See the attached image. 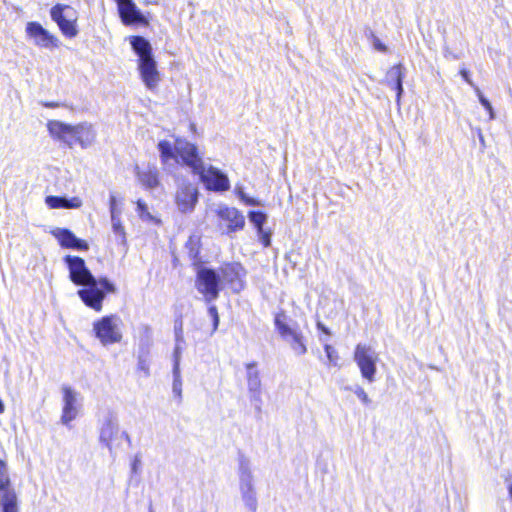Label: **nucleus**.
Listing matches in <instances>:
<instances>
[{
	"label": "nucleus",
	"instance_id": "f257e3e1",
	"mask_svg": "<svg viewBox=\"0 0 512 512\" xmlns=\"http://www.w3.org/2000/svg\"><path fill=\"white\" fill-rule=\"evenodd\" d=\"M64 263L69 270L70 281L82 287L77 291L79 298L87 307L100 312L107 294L116 293V286L107 277L96 278L79 256L67 255Z\"/></svg>",
	"mask_w": 512,
	"mask_h": 512
},
{
	"label": "nucleus",
	"instance_id": "f03ea898",
	"mask_svg": "<svg viewBox=\"0 0 512 512\" xmlns=\"http://www.w3.org/2000/svg\"><path fill=\"white\" fill-rule=\"evenodd\" d=\"M176 149L183 163L190 167L194 174L199 175L208 190L226 191L230 188L229 179L223 172L213 166L205 168L196 145L187 140H179Z\"/></svg>",
	"mask_w": 512,
	"mask_h": 512
},
{
	"label": "nucleus",
	"instance_id": "7ed1b4c3",
	"mask_svg": "<svg viewBox=\"0 0 512 512\" xmlns=\"http://www.w3.org/2000/svg\"><path fill=\"white\" fill-rule=\"evenodd\" d=\"M130 44L138 56V70L142 81L149 90H154L160 81V73L150 42L143 36H132Z\"/></svg>",
	"mask_w": 512,
	"mask_h": 512
},
{
	"label": "nucleus",
	"instance_id": "20e7f679",
	"mask_svg": "<svg viewBox=\"0 0 512 512\" xmlns=\"http://www.w3.org/2000/svg\"><path fill=\"white\" fill-rule=\"evenodd\" d=\"M287 320L288 316L286 312L281 309L274 315L275 328L281 338L290 345V348L296 355H304L307 352L304 336L298 329L297 323H294V326H290Z\"/></svg>",
	"mask_w": 512,
	"mask_h": 512
},
{
	"label": "nucleus",
	"instance_id": "39448f33",
	"mask_svg": "<svg viewBox=\"0 0 512 512\" xmlns=\"http://www.w3.org/2000/svg\"><path fill=\"white\" fill-rule=\"evenodd\" d=\"M50 16L65 37L74 38L78 35V13L73 7L56 4L50 9Z\"/></svg>",
	"mask_w": 512,
	"mask_h": 512
},
{
	"label": "nucleus",
	"instance_id": "423d86ee",
	"mask_svg": "<svg viewBox=\"0 0 512 512\" xmlns=\"http://www.w3.org/2000/svg\"><path fill=\"white\" fill-rule=\"evenodd\" d=\"M353 359L361 376L369 383H373L377 373L378 353L370 345L359 343L355 347Z\"/></svg>",
	"mask_w": 512,
	"mask_h": 512
},
{
	"label": "nucleus",
	"instance_id": "0eeeda50",
	"mask_svg": "<svg viewBox=\"0 0 512 512\" xmlns=\"http://www.w3.org/2000/svg\"><path fill=\"white\" fill-rule=\"evenodd\" d=\"M195 286L205 301L210 303L219 297L221 276L214 269L202 267L197 272Z\"/></svg>",
	"mask_w": 512,
	"mask_h": 512
},
{
	"label": "nucleus",
	"instance_id": "6e6552de",
	"mask_svg": "<svg viewBox=\"0 0 512 512\" xmlns=\"http://www.w3.org/2000/svg\"><path fill=\"white\" fill-rule=\"evenodd\" d=\"M153 346V333L152 329L148 325H144L141 328V334L139 337L138 349H137V366L136 371L141 374L142 377L148 378L151 375L150 366L152 363V350Z\"/></svg>",
	"mask_w": 512,
	"mask_h": 512
},
{
	"label": "nucleus",
	"instance_id": "1a4fd4ad",
	"mask_svg": "<svg viewBox=\"0 0 512 512\" xmlns=\"http://www.w3.org/2000/svg\"><path fill=\"white\" fill-rule=\"evenodd\" d=\"M120 319L115 315L104 316L94 323L96 337L103 345L120 342L122 334L119 329Z\"/></svg>",
	"mask_w": 512,
	"mask_h": 512
},
{
	"label": "nucleus",
	"instance_id": "9d476101",
	"mask_svg": "<svg viewBox=\"0 0 512 512\" xmlns=\"http://www.w3.org/2000/svg\"><path fill=\"white\" fill-rule=\"evenodd\" d=\"M26 37L39 48L54 49L61 44L60 40L45 29L39 22H27L25 27Z\"/></svg>",
	"mask_w": 512,
	"mask_h": 512
},
{
	"label": "nucleus",
	"instance_id": "9b49d317",
	"mask_svg": "<svg viewBox=\"0 0 512 512\" xmlns=\"http://www.w3.org/2000/svg\"><path fill=\"white\" fill-rule=\"evenodd\" d=\"M198 196L199 191L196 185L187 180H181L177 185L175 194L178 210L184 214L193 212L198 202Z\"/></svg>",
	"mask_w": 512,
	"mask_h": 512
},
{
	"label": "nucleus",
	"instance_id": "f8f14e48",
	"mask_svg": "<svg viewBox=\"0 0 512 512\" xmlns=\"http://www.w3.org/2000/svg\"><path fill=\"white\" fill-rule=\"evenodd\" d=\"M0 504L2 512H18L17 496L10 487V478L4 461L0 460Z\"/></svg>",
	"mask_w": 512,
	"mask_h": 512
},
{
	"label": "nucleus",
	"instance_id": "ddd939ff",
	"mask_svg": "<svg viewBox=\"0 0 512 512\" xmlns=\"http://www.w3.org/2000/svg\"><path fill=\"white\" fill-rule=\"evenodd\" d=\"M220 270L223 280L230 284L234 292L238 293L244 288L246 271L240 263L233 262L225 264Z\"/></svg>",
	"mask_w": 512,
	"mask_h": 512
},
{
	"label": "nucleus",
	"instance_id": "4468645a",
	"mask_svg": "<svg viewBox=\"0 0 512 512\" xmlns=\"http://www.w3.org/2000/svg\"><path fill=\"white\" fill-rule=\"evenodd\" d=\"M216 212L217 216L227 223V234L240 231L244 228L245 217L237 208L222 205L218 207Z\"/></svg>",
	"mask_w": 512,
	"mask_h": 512
},
{
	"label": "nucleus",
	"instance_id": "2eb2a0df",
	"mask_svg": "<svg viewBox=\"0 0 512 512\" xmlns=\"http://www.w3.org/2000/svg\"><path fill=\"white\" fill-rule=\"evenodd\" d=\"M122 6L118 8L119 16L124 25H142L149 24L148 18L141 12L133 0H127L126 3H121Z\"/></svg>",
	"mask_w": 512,
	"mask_h": 512
},
{
	"label": "nucleus",
	"instance_id": "dca6fc26",
	"mask_svg": "<svg viewBox=\"0 0 512 512\" xmlns=\"http://www.w3.org/2000/svg\"><path fill=\"white\" fill-rule=\"evenodd\" d=\"M63 392V408L61 415V423L68 425L78 414L77 397L78 393L69 386L62 387Z\"/></svg>",
	"mask_w": 512,
	"mask_h": 512
},
{
	"label": "nucleus",
	"instance_id": "f3484780",
	"mask_svg": "<svg viewBox=\"0 0 512 512\" xmlns=\"http://www.w3.org/2000/svg\"><path fill=\"white\" fill-rule=\"evenodd\" d=\"M119 433L117 417L109 412L100 427L99 441L112 452V441Z\"/></svg>",
	"mask_w": 512,
	"mask_h": 512
},
{
	"label": "nucleus",
	"instance_id": "a211bd4d",
	"mask_svg": "<svg viewBox=\"0 0 512 512\" xmlns=\"http://www.w3.org/2000/svg\"><path fill=\"white\" fill-rule=\"evenodd\" d=\"M405 67L402 64H397L391 67L385 77L386 84L396 91V102L400 106V101L404 93L403 79L405 77Z\"/></svg>",
	"mask_w": 512,
	"mask_h": 512
},
{
	"label": "nucleus",
	"instance_id": "6ab92c4d",
	"mask_svg": "<svg viewBox=\"0 0 512 512\" xmlns=\"http://www.w3.org/2000/svg\"><path fill=\"white\" fill-rule=\"evenodd\" d=\"M179 140L180 139H176L174 146L168 140L159 141L157 147H158V150L160 153V159H161V162L163 165L175 166V165L179 164V158H181V156L176 149L177 142Z\"/></svg>",
	"mask_w": 512,
	"mask_h": 512
},
{
	"label": "nucleus",
	"instance_id": "aec40b11",
	"mask_svg": "<svg viewBox=\"0 0 512 512\" xmlns=\"http://www.w3.org/2000/svg\"><path fill=\"white\" fill-rule=\"evenodd\" d=\"M72 126L58 120H50L47 123V128L52 137L66 143L72 147L73 141L71 140Z\"/></svg>",
	"mask_w": 512,
	"mask_h": 512
},
{
	"label": "nucleus",
	"instance_id": "412c9836",
	"mask_svg": "<svg viewBox=\"0 0 512 512\" xmlns=\"http://www.w3.org/2000/svg\"><path fill=\"white\" fill-rule=\"evenodd\" d=\"M95 134L92 126L87 123H81L72 126L71 139L78 142L83 148L90 145L94 140Z\"/></svg>",
	"mask_w": 512,
	"mask_h": 512
},
{
	"label": "nucleus",
	"instance_id": "4be33fe9",
	"mask_svg": "<svg viewBox=\"0 0 512 512\" xmlns=\"http://www.w3.org/2000/svg\"><path fill=\"white\" fill-rule=\"evenodd\" d=\"M45 203L51 209H71L79 208L82 205V201L78 197L67 198L64 196L50 195L45 198Z\"/></svg>",
	"mask_w": 512,
	"mask_h": 512
},
{
	"label": "nucleus",
	"instance_id": "5701e85b",
	"mask_svg": "<svg viewBox=\"0 0 512 512\" xmlns=\"http://www.w3.org/2000/svg\"><path fill=\"white\" fill-rule=\"evenodd\" d=\"M136 175L140 183L147 189H154L159 185V172L155 166H148L145 171H140L136 166Z\"/></svg>",
	"mask_w": 512,
	"mask_h": 512
},
{
	"label": "nucleus",
	"instance_id": "b1692460",
	"mask_svg": "<svg viewBox=\"0 0 512 512\" xmlns=\"http://www.w3.org/2000/svg\"><path fill=\"white\" fill-rule=\"evenodd\" d=\"M240 490L253 488V474L250 461L244 455L239 456Z\"/></svg>",
	"mask_w": 512,
	"mask_h": 512
},
{
	"label": "nucleus",
	"instance_id": "393cba45",
	"mask_svg": "<svg viewBox=\"0 0 512 512\" xmlns=\"http://www.w3.org/2000/svg\"><path fill=\"white\" fill-rule=\"evenodd\" d=\"M248 391L262 390L260 372L257 369V362H250L245 365Z\"/></svg>",
	"mask_w": 512,
	"mask_h": 512
},
{
	"label": "nucleus",
	"instance_id": "a878e982",
	"mask_svg": "<svg viewBox=\"0 0 512 512\" xmlns=\"http://www.w3.org/2000/svg\"><path fill=\"white\" fill-rule=\"evenodd\" d=\"M53 235L58 240L61 247L69 249L75 238V234L66 228H57L53 231Z\"/></svg>",
	"mask_w": 512,
	"mask_h": 512
},
{
	"label": "nucleus",
	"instance_id": "bb28decb",
	"mask_svg": "<svg viewBox=\"0 0 512 512\" xmlns=\"http://www.w3.org/2000/svg\"><path fill=\"white\" fill-rule=\"evenodd\" d=\"M185 249L188 252V256L190 260H192L194 263H197L200 261L199 254H200V243L199 238L196 236L189 237L188 241L185 244Z\"/></svg>",
	"mask_w": 512,
	"mask_h": 512
},
{
	"label": "nucleus",
	"instance_id": "cd10ccee",
	"mask_svg": "<svg viewBox=\"0 0 512 512\" xmlns=\"http://www.w3.org/2000/svg\"><path fill=\"white\" fill-rule=\"evenodd\" d=\"M176 344L173 351V369L180 370V360H181V354H182V347L180 345L181 342L184 341L182 336V329L181 327L179 330L176 329Z\"/></svg>",
	"mask_w": 512,
	"mask_h": 512
},
{
	"label": "nucleus",
	"instance_id": "c85d7f7f",
	"mask_svg": "<svg viewBox=\"0 0 512 512\" xmlns=\"http://www.w3.org/2000/svg\"><path fill=\"white\" fill-rule=\"evenodd\" d=\"M240 491H241V495H242V498H243V501H244L246 507L251 512H256L257 498H256V493H255L254 487L250 488V489H242Z\"/></svg>",
	"mask_w": 512,
	"mask_h": 512
},
{
	"label": "nucleus",
	"instance_id": "c756f323",
	"mask_svg": "<svg viewBox=\"0 0 512 512\" xmlns=\"http://www.w3.org/2000/svg\"><path fill=\"white\" fill-rule=\"evenodd\" d=\"M248 218L257 230L264 228L267 222V214L262 211H250Z\"/></svg>",
	"mask_w": 512,
	"mask_h": 512
},
{
	"label": "nucleus",
	"instance_id": "7c9ffc66",
	"mask_svg": "<svg viewBox=\"0 0 512 512\" xmlns=\"http://www.w3.org/2000/svg\"><path fill=\"white\" fill-rule=\"evenodd\" d=\"M137 212L143 221H155L157 223L159 222V220H156L154 216L149 212L146 203L143 202L142 200L137 201Z\"/></svg>",
	"mask_w": 512,
	"mask_h": 512
},
{
	"label": "nucleus",
	"instance_id": "2f4dec72",
	"mask_svg": "<svg viewBox=\"0 0 512 512\" xmlns=\"http://www.w3.org/2000/svg\"><path fill=\"white\" fill-rule=\"evenodd\" d=\"M173 373V383H172V391L173 393L182 398V379H181V371L176 369H172Z\"/></svg>",
	"mask_w": 512,
	"mask_h": 512
},
{
	"label": "nucleus",
	"instance_id": "473e14b6",
	"mask_svg": "<svg viewBox=\"0 0 512 512\" xmlns=\"http://www.w3.org/2000/svg\"><path fill=\"white\" fill-rule=\"evenodd\" d=\"M324 351L326 353L328 363L330 366H338L339 355L337 350L330 344H324Z\"/></svg>",
	"mask_w": 512,
	"mask_h": 512
},
{
	"label": "nucleus",
	"instance_id": "72a5a7b5",
	"mask_svg": "<svg viewBox=\"0 0 512 512\" xmlns=\"http://www.w3.org/2000/svg\"><path fill=\"white\" fill-rule=\"evenodd\" d=\"M345 390L352 391L364 405L368 406L371 403V399L360 385H355L353 387L349 386L346 387Z\"/></svg>",
	"mask_w": 512,
	"mask_h": 512
},
{
	"label": "nucleus",
	"instance_id": "f704fd0d",
	"mask_svg": "<svg viewBox=\"0 0 512 512\" xmlns=\"http://www.w3.org/2000/svg\"><path fill=\"white\" fill-rule=\"evenodd\" d=\"M119 215L120 214L111 216L112 229H113V232L116 235H119L122 238V241L124 242L125 241V230L121 223Z\"/></svg>",
	"mask_w": 512,
	"mask_h": 512
},
{
	"label": "nucleus",
	"instance_id": "c9c22d12",
	"mask_svg": "<svg viewBox=\"0 0 512 512\" xmlns=\"http://www.w3.org/2000/svg\"><path fill=\"white\" fill-rule=\"evenodd\" d=\"M475 91L479 98V102L488 111L490 119H494L495 114H494V110H493V107H492L490 101L482 94V92L480 91V89L478 87H475Z\"/></svg>",
	"mask_w": 512,
	"mask_h": 512
},
{
	"label": "nucleus",
	"instance_id": "e433bc0d",
	"mask_svg": "<svg viewBox=\"0 0 512 512\" xmlns=\"http://www.w3.org/2000/svg\"><path fill=\"white\" fill-rule=\"evenodd\" d=\"M370 37H371V43L375 50L379 52H387L388 48L387 46L381 42V40L373 33V31H369Z\"/></svg>",
	"mask_w": 512,
	"mask_h": 512
},
{
	"label": "nucleus",
	"instance_id": "4c0bfd02",
	"mask_svg": "<svg viewBox=\"0 0 512 512\" xmlns=\"http://www.w3.org/2000/svg\"><path fill=\"white\" fill-rule=\"evenodd\" d=\"M208 314L212 318L213 332H214L218 329L219 321H220L217 307L215 305H210L208 308Z\"/></svg>",
	"mask_w": 512,
	"mask_h": 512
},
{
	"label": "nucleus",
	"instance_id": "58836bf2",
	"mask_svg": "<svg viewBox=\"0 0 512 512\" xmlns=\"http://www.w3.org/2000/svg\"><path fill=\"white\" fill-rule=\"evenodd\" d=\"M249 400L253 406L263 405L262 390L248 391Z\"/></svg>",
	"mask_w": 512,
	"mask_h": 512
},
{
	"label": "nucleus",
	"instance_id": "ea45409f",
	"mask_svg": "<svg viewBox=\"0 0 512 512\" xmlns=\"http://www.w3.org/2000/svg\"><path fill=\"white\" fill-rule=\"evenodd\" d=\"M70 249H74L77 251H87L89 249V245L85 240H82L75 235V238Z\"/></svg>",
	"mask_w": 512,
	"mask_h": 512
},
{
	"label": "nucleus",
	"instance_id": "a19ab883",
	"mask_svg": "<svg viewBox=\"0 0 512 512\" xmlns=\"http://www.w3.org/2000/svg\"><path fill=\"white\" fill-rule=\"evenodd\" d=\"M257 234H258L259 240L265 247L270 246L271 233L269 231H266L264 228H262L260 230H257Z\"/></svg>",
	"mask_w": 512,
	"mask_h": 512
},
{
	"label": "nucleus",
	"instance_id": "79ce46f5",
	"mask_svg": "<svg viewBox=\"0 0 512 512\" xmlns=\"http://www.w3.org/2000/svg\"><path fill=\"white\" fill-rule=\"evenodd\" d=\"M110 216L120 214L121 212L117 209L116 197L111 194L109 198Z\"/></svg>",
	"mask_w": 512,
	"mask_h": 512
},
{
	"label": "nucleus",
	"instance_id": "37998d69",
	"mask_svg": "<svg viewBox=\"0 0 512 512\" xmlns=\"http://www.w3.org/2000/svg\"><path fill=\"white\" fill-rule=\"evenodd\" d=\"M460 75L462 76V78L464 79V81H465L466 83H468L470 86H472V87H474V88L476 87V86L474 85L473 81L471 80V78H470V72H469L467 69H465V68L461 69V70H460Z\"/></svg>",
	"mask_w": 512,
	"mask_h": 512
},
{
	"label": "nucleus",
	"instance_id": "c03bdc74",
	"mask_svg": "<svg viewBox=\"0 0 512 512\" xmlns=\"http://www.w3.org/2000/svg\"><path fill=\"white\" fill-rule=\"evenodd\" d=\"M316 327L318 330L322 331L326 335H331V331L328 327H326L321 321H317Z\"/></svg>",
	"mask_w": 512,
	"mask_h": 512
},
{
	"label": "nucleus",
	"instance_id": "a18cd8bd",
	"mask_svg": "<svg viewBox=\"0 0 512 512\" xmlns=\"http://www.w3.org/2000/svg\"><path fill=\"white\" fill-rule=\"evenodd\" d=\"M244 203H245L246 205H249V206H260V205H261L260 201H258V200H257V199H255V198L249 197V196L246 198V200L244 201Z\"/></svg>",
	"mask_w": 512,
	"mask_h": 512
},
{
	"label": "nucleus",
	"instance_id": "49530a36",
	"mask_svg": "<svg viewBox=\"0 0 512 512\" xmlns=\"http://www.w3.org/2000/svg\"><path fill=\"white\" fill-rule=\"evenodd\" d=\"M262 406L263 405H256V406H253L254 407V410H255V417L257 420H261V415H262Z\"/></svg>",
	"mask_w": 512,
	"mask_h": 512
},
{
	"label": "nucleus",
	"instance_id": "de8ad7c7",
	"mask_svg": "<svg viewBox=\"0 0 512 512\" xmlns=\"http://www.w3.org/2000/svg\"><path fill=\"white\" fill-rule=\"evenodd\" d=\"M237 195L241 201H245L248 195L242 190V188L237 189Z\"/></svg>",
	"mask_w": 512,
	"mask_h": 512
},
{
	"label": "nucleus",
	"instance_id": "09e8293b",
	"mask_svg": "<svg viewBox=\"0 0 512 512\" xmlns=\"http://www.w3.org/2000/svg\"><path fill=\"white\" fill-rule=\"evenodd\" d=\"M43 106L48 107V108H56L59 106V104L56 102H44Z\"/></svg>",
	"mask_w": 512,
	"mask_h": 512
},
{
	"label": "nucleus",
	"instance_id": "8fccbe9b",
	"mask_svg": "<svg viewBox=\"0 0 512 512\" xmlns=\"http://www.w3.org/2000/svg\"><path fill=\"white\" fill-rule=\"evenodd\" d=\"M140 464V460L136 457L135 460L132 463V471L136 472L138 465Z\"/></svg>",
	"mask_w": 512,
	"mask_h": 512
},
{
	"label": "nucleus",
	"instance_id": "3c124183",
	"mask_svg": "<svg viewBox=\"0 0 512 512\" xmlns=\"http://www.w3.org/2000/svg\"><path fill=\"white\" fill-rule=\"evenodd\" d=\"M122 436L125 438V440H127L128 443H130V436L127 432H122Z\"/></svg>",
	"mask_w": 512,
	"mask_h": 512
},
{
	"label": "nucleus",
	"instance_id": "603ef678",
	"mask_svg": "<svg viewBox=\"0 0 512 512\" xmlns=\"http://www.w3.org/2000/svg\"><path fill=\"white\" fill-rule=\"evenodd\" d=\"M117 3L118 8L122 6L121 3H126L127 0H115Z\"/></svg>",
	"mask_w": 512,
	"mask_h": 512
},
{
	"label": "nucleus",
	"instance_id": "864d4df0",
	"mask_svg": "<svg viewBox=\"0 0 512 512\" xmlns=\"http://www.w3.org/2000/svg\"><path fill=\"white\" fill-rule=\"evenodd\" d=\"M508 492H509L510 498L512 499V483H510L508 486Z\"/></svg>",
	"mask_w": 512,
	"mask_h": 512
},
{
	"label": "nucleus",
	"instance_id": "5fc2aeb1",
	"mask_svg": "<svg viewBox=\"0 0 512 512\" xmlns=\"http://www.w3.org/2000/svg\"><path fill=\"white\" fill-rule=\"evenodd\" d=\"M149 512H154V510H153V507H152V504H151V503H150V505H149Z\"/></svg>",
	"mask_w": 512,
	"mask_h": 512
}]
</instances>
